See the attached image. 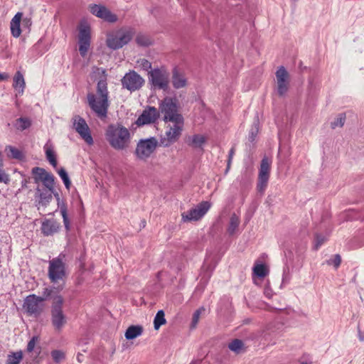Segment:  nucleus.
<instances>
[{
  "label": "nucleus",
  "instance_id": "f257e3e1",
  "mask_svg": "<svg viewBox=\"0 0 364 364\" xmlns=\"http://www.w3.org/2000/svg\"><path fill=\"white\" fill-rule=\"evenodd\" d=\"M109 92L105 82L97 85V92L88 93L87 101L91 109L99 117H105L109 105L108 100Z\"/></svg>",
  "mask_w": 364,
  "mask_h": 364
},
{
  "label": "nucleus",
  "instance_id": "f03ea898",
  "mask_svg": "<svg viewBox=\"0 0 364 364\" xmlns=\"http://www.w3.org/2000/svg\"><path fill=\"white\" fill-rule=\"evenodd\" d=\"M105 136L110 146L116 150L125 149L130 142L129 131L119 124L109 125Z\"/></svg>",
  "mask_w": 364,
  "mask_h": 364
},
{
  "label": "nucleus",
  "instance_id": "7ed1b4c3",
  "mask_svg": "<svg viewBox=\"0 0 364 364\" xmlns=\"http://www.w3.org/2000/svg\"><path fill=\"white\" fill-rule=\"evenodd\" d=\"M63 304L64 299L62 296L57 295L53 298L50 309V320L55 330L59 332L62 331L67 323V316L63 310Z\"/></svg>",
  "mask_w": 364,
  "mask_h": 364
},
{
  "label": "nucleus",
  "instance_id": "20e7f679",
  "mask_svg": "<svg viewBox=\"0 0 364 364\" xmlns=\"http://www.w3.org/2000/svg\"><path fill=\"white\" fill-rule=\"evenodd\" d=\"M148 80L154 90L166 91L169 88L170 74L165 67L156 68L148 73Z\"/></svg>",
  "mask_w": 364,
  "mask_h": 364
},
{
  "label": "nucleus",
  "instance_id": "39448f33",
  "mask_svg": "<svg viewBox=\"0 0 364 364\" xmlns=\"http://www.w3.org/2000/svg\"><path fill=\"white\" fill-rule=\"evenodd\" d=\"M159 112L163 115L165 123L168 122L183 119V116L178 112L177 100L169 97L162 100L159 106Z\"/></svg>",
  "mask_w": 364,
  "mask_h": 364
},
{
  "label": "nucleus",
  "instance_id": "423d86ee",
  "mask_svg": "<svg viewBox=\"0 0 364 364\" xmlns=\"http://www.w3.org/2000/svg\"><path fill=\"white\" fill-rule=\"evenodd\" d=\"M158 141L154 137L140 140L136 147L135 154L139 160H146L155 151Z\"/></svg>",
  "mask_w": 364,
  "mask_h": 364
},
{
  "label": "nucleus",
  "instance_id": "0eeeda50",
  "mask_svg": "<svg viewBox=\"0 0 364 364\" xmlns=\"http://www.w3.org/2000/svg\"><path fill=\"white\" fill-rule=\"evenodd\" d=\"M44 300L43 297L30 294L24 299L23 308L28 315L38 316L43 311Z\"/></svg>",
  "mask_w": 364,
  "mask_h": 364
},
{
  "label": "nucleus",
  "instance_id": "6e6552de",
  "mask_svg": "<svg viewBox=\"0 0 364 364\" xmlns=\"http://www.w3.org/2000/svg\"><path fill=\"white\" fill-rule=\"evenodd\" d=\"M48 277L53 282H57L65 277V264L61 258V255L50 260Z\"/></svg>",
  "mask_w": 364,
  "mask_h": 364
},
{
  "label": "nucleus",
  "instance_id": "1a4fd4ad",
  "mask_svg": "<svg viewBox=\"0 0 364 364\" xmlns=\"http://www.w3.org/2000/svg\"><path fill=\"white\" fill-rule=\"evenodd\" d=\"M121 82L123 88L134 92L141 89L145 81L136 72L131 70L124 75Z\"/></svg>",
  "mask_w": 364,
  "mask_h": 364
},
{
  "label": "nucleus",
  "instance_id": "9d476101",
  "mask_svg": "<svg viewBox=\"0 0 364 364\" xmlns=\"http://www.w3.org/2000/svg\"><path fill=\"white\" fill-rule=\"evenodd\" d=\"M211 205L208 201H203L195 208L181 214L183 222H191L200 220L208 211Z\"/></svg>",
  "mask_w": 364,
  "mask_h": 364
},
{
  "label": "nucleus",
  "instance_id": "9b49d317",
  "mask_svg": "<svg viewBox=\"0 0 364 364\" xmlns=\"http://www.w3.org/2000/svg\"><path fill=\"white\" fill-rule=\"evenodd\" d=\"M270 166L271 163L269 159L267 157H264L260 164L257 183V191L260 193H263L267 186L270 174Z\"/></svg>",
  "mask_w": 364,
  "mask_h": 364
},
{
  "label": "nucleus",
  "instance_id": "f8f14e48",
  "mask_svg": "<svg viewBox=\"0 0 364 364\" xmlns=\"http://www.w3.org/2000/svg\"><path fill=\"white\" fill-rule=\"evenodd\" d=\"M73 128L79 134L80 137L88 144H93V139L91 135L90 128L86 121L79 115H75L73 118Z\"/></svg>",
  "mask_w": 364,
  "mask_h": 364
},
{
  "label": "nucleus",
  "instance_id": "ddd939ff",
  "mask_svg": "<svg viewBox=\"0 0 364 364\" xmlns=\"http://www.w3.org/2000/svg\"><path fill=\"white\" fill-rule=\"evenodd\" d=\"M90 27L86 23H81L79 27L78 43L79 52L82 57L87 55L90 46Z\"/></svg>",
  "mask_w": 364,
  "mask_h": 364
},
{
  "label": "nucleus",
  "instance_id": "4468645a",
  "mask_svg": "<svg viewBox=\"0 0 364 364\" xmlns=\"http://www.w3.org/2000/svg\"><path fill=\"white\" fill-rule=\"evenodd\" d=\"M275 75L277 92L279 96H284L289 90V75L284 66L279 67Z\"/></svg>",
  "mask_w": 364,
  "mask_h": 364
},
{
  "label": "nucleus",
  "instance_id": "2eb2a0df",
  "mask_svg": "<svg viewBox=\"0 0 364 364\" xmlns=\"http://www.w3.org/2000/svg\"><path fill=\"white\" fill-rule=\"evenodd\" d=\"M132 39V34L129 31L118 33L116 35L112 34L107 36V46L112 49L117 50L127 44Z\"/></svg>",
  "mask_w": 364,
  "mask_h": 364
},
{
  "label": "nucleus",
  "instance_id": "dca6fc26",
  "mask_svg": "<svg viewBox=\"0 0 364 364\" xmlns=\"http://www.w3.org/2000/svg\"><path fill=\"white\" fill-rule=\"evenodd\" d=\"M166 124V140L168 143L175 142L181 134L184 125V119L168 122Z\"/></svg>",
  "mask_w": 364,
  "mask_h": 364
},
{
  "label": "nucleus",
  "instance_id": "f3484780",
  "mask_svg": "<svg viewBox=\"0 0 364 364\" xmlns=\"http://www.w3.org/2000/svg\"><path fill=\"white\" fill-rule=\"evenodd\" d=\"M90 11L95 16L106 21L113 23L117 20V16L113 14L105 6L100 4H91L90 5Z\"/></svg>",
  "mask_w": 364,
  "mask_h": 364
},
{
  "label": "nucleus",
  "instance_id": "a211bd4d",
  "mask_svg": "<svg viewBox=\"0 0 364 364\" xmlns=\"http://www.w3.org/2000/svg\"><path fill=\"white\" fill-rule=\"evenodd\" d=\"M159 117V110L154 107H149L145 109L141 114L138 117L136 124L138 126L151 124L156 122Z\"/></svg>",
  "mask_w": 364,
  "mask_h": 364
},
{
  "label": "nucleus",
  "instance_id": "6ab92c4d",
  "mask_svg": "<svg viewBox=\"0 0 364 364\" xmlns=\"http://www.w3.org/2000/svg\"><path fill=\"white\" fill-rule=\"evenodd\" d=\"M53 190L37 187L36 198L38 205L46 206L53 198Z\"/></svg>",
  "mask_w": 364,
  "mask_h": 364
},
{
  "label": "nucleus",
  "instance_id": "aec40b11",
  "mask_svg": "<svg viewBox=\"0 0 364 364\" xmlns=\"http://www.w3.org/2000/svg\"><path fill=\"white\" fill-rule=\"evenodd\" d=\"M172 85L175 89L183 88L187 85V79L177 67L172 70Z\"/></svg>",
  "mask_w": 364,
  "mask_h": 364
},
{
  "label": "nucleus",
  "instance_id": "412c9836",
  "mask_svg": "<svg viewBox=\"0 0 364 364\" xmlns=\"http://www.w3.org/2000/svg\"><path fill=\"white\" fill-rule=\"evenodd\" d=\"M23 13L17 12L10 22L11 33L14 38H18L21 36V21Z\"/></svg>",
  "mask_w": 364,
  "mask_h": 364
},
{
  "label": "nucleus",
  "instance_id": "4be33fe9",
  "mask_svg": "<svg viewBox=\"0 0 364 364\" xmlns=\"http://www.w3.org/2000/svg\"><path fill=\"white\" fill-rule=\"evenodd\" d=\"M54 196L55 197L57 202H58V206L60 208V214L63 217V223L65 225V228L67 230H70V221L68 215V209L67 205L64 201H62L60 198V196L58 193H55V189L53 190Z\"/></svg>",
  "mask_w": 364,
  "mask_h": 364
},
{
  "label": "nucleus",
  "instance_id": "5701e85b",
  "mask_svg": "<svg viewBox=\"0 0 364 364\" xmlns=\"http://www.w3.org/2000/svg\"><path fill=\"white\" fill-rule=\"evenodd\" d=\"M59 224L53 220H46L41 225V231L46 236H49L58 232Z\"/></svg>",
  "mask_w": 364,
  "mask_h": 364
},
{
  "label": "nucleus",
  "instance_id": "b1692460",
  "mask_svg": "<svg viewBox=\"0 0 364 364\" xmlns=\"http://www.w3.org/2000/svg\"><path fill=\"white\" fill-rule=\"evenodd\" d=\"M25 80L23 75L20 71H17L14 77L13 87L17 91L18 94L21 95L25 88Z\"/></svg>",
  "mask_w": 364,
  "mask_h": 364
},
{
  "label": "nucleus",
  "instance_id": "393cba45",
  "mask_svg": "<svg viewBox=\"0 0 364 364\" xmlns=\"http://www.w3.org/2000/svg\"><path fill=\"white\" fill-rule=\"evenodd\" d=\"M92 78L95 80H98L97 83L103 82L105 86H107V74L106 70L102 68L93 67L92 71Z\"/></svg>",
  "mask_w": 364,
  "mask_h": 364
},
{
  "label": "nucleus",
  "instance_id": "a878e982",
  "mask_svg": "<svg viewBox=\"0 0 364 364\" xmlns=\"http://www.w3.org/2000/svg\"><path fill=\"white\" fill-rule=\"evenodd\" d=\"M143 333V328L139 325L130 326L126 331L124 336L127 340H132L141 336Z\"/></svg>",
  "mask_w": 364,
  "mask_h": 364
},
{
  "label": "nucleus",
  "instance_id": "bb28decb",
  "mask_svg": "<svg viewBox=\"0 0 364 364\" xmlns=\"http://www.w3.org/2000/svg\"><path fill=\"white\" fill-rule=\"evenodd\" d=\"M45 153L46 156L47 160L50 162V164L53 166H57V159L55 153L53 150V145L48 141L44 146Z\"/></svg>",
  "mask_w": 364,
  "mask_h": 364
},
{
  "label": "nucleus",
  "instance_id": "cd10ccee",
  "mask_svg": "<svg viewBox=\"0 0 364 364\" xmlns=\"http://www.w3.org/2000/svg\"><path fill=\"white\" fill-rule=\"evenodd\" d=\"M206 141V138L201 134H195L191 139L189 145L193 148H201Z\"/></svg>",
  "mask_w": 364,
  "mask_h": 364
},
{
  "label": "nucleus",
  "instance_id": "c85d7f7f",
  "mask_svg": "<svg viewBox=\"0 0 364 364\" xmlns=\"http://www.w3.org/2000/svg\"><path fill=\"white\" fill-rule=\"evenodd\" d=\"M32 174L33 175V179L35 183L42 182L43 181V178L47 176L49 173L44 168L40 167H34L31 171Z\"/></svg>",
  "mask_w": 364,
  "mask_h": 364
},
{
  "label": "nucleus",
  "instance_id": "c756f323",
  "mask_svg": "<svg viewBox=\"0 0 364 364\" xmlns=\"http://www.w3.org/2000/svg\"><path fill=\"white\" fill-rule=\"evenodd\" d=\"M166 323L165 318V314L163 310H159L156 313L154 320V326L156 330H158L162 325Z\"/></svg>",
  "mask_w": 364,
  "mask_h": 364
},
{
  "label": "nucleus",
  "instance_id": "7c9ffc66",
  "mask_svg": "<svg viewBox=\"0 0 364 364\" xmlns=\"http://www.w3.org/2000/svg\"><path fill=\"white\" fill-rule=\"evenodd\" d=\"M268 272L269 271L264 264H256L253 267V274L258 277L264 278Z\"/></svg>",
  "mask_w": 364,
  "mask_h": 364
},
{
  "label": "nucleus",
  "instance_id": "2f4dec72",
  "mask_svg": "<svg viewBox=\"0 0 364 364\" xmlns=\"http://www.w3.org/2000/svg\"><path fill=\"white\" fill-rule=\"evenodd\" d=\"M31 120L26 117H20L16 120L15 127L18 130H25L31 126Z\"/></svg>",
  "mask_w": 364,
  "mask_h": 364
},
{
  "label": "nucleus",
  "instance_id": "473e14b6",
  "mask_svg": "<svg viewBox=\"0 0 364 364\" xmlns=\"http://www.w3.org/2000/svg\"><path fill=\"white\" fill-rule=\"evenodd\" d=\"M240 224V219L238 216L233 214L230 219V224L228 228V232L230 235H233L237 230Z\"/></svg>",
  "mask_w": 364,
  "mask_h": 364
},
{
  "label": "nucleus",
  "instance_id": "72a5a7b5",
  "mask_svg": "<svg viewBox=\"0 0 364 364\" xmlns=\"http://www.w3.org/2000/svg\"><path fill=\"white\" fill-rule=\"evenodd\" d=\"M23 358L21 351H18L9 354L7 357L6 364H18Z\"/></svg>",
  "mask_w": 364,
  "mask_h": 364
},
{
  "label": "nucleus",
  "instance_id": "f704fd0d",
  "mask_svg": "<svg viewBox=\"0 0 364 364\" xmlns=\"http://www.w3.org/2000/svg\"><path fill=\"white\" fill-rule=\"evenodd\" d=\"M6 151H7L8 156L12 159H21L23 157L21 151L14 146H6Z\"/></svg>",
  "mask_w": 364,
  "mask_h": 364
},
{
  "label": "nucleus",
  "instance_id": "c9c22d12",
  "mask_svg": "<svg viewBox=\"0 0 364 364\" xmlns=\"http://www.w3.org/2000/svg\"><path fill=\"white\" fill-rule=\"evenodd\" d=\"M346 114L341 113L331 123V127L334 129L336 127H343L346 122Z\"/></svg>",
  "mask_w": 364,
  "mask_h": 364
},
{
  "label": "nucleus",
  "instance_id": "e433bc0d",
  "mask_svg": "<svg viewBox=\"0 0 364 364\" xmlns=\"http://www.w3.org/2000/svg\"><path fill=\"white\" fill-rule=\"evenodd\" d=\"M54 176L51 173H48L47 176L43 178L42 183L45 186L44 188L54 190L55 180Z\"/></svg>",
  "mask_w": 364,
  "mask_h": 364
},
{
  "label": "nucleus",
  "instance_id": "4c0bfd02",
  "mask_svg": "<svg viewBox=\"0 0 364 364\" xmlns=\"http://www.w3.org/2000/svg\"><path fill=\"white\" fill-rule=\"evenodd\" d=\"M58 175L60 176V177L61 178V179L63 180L65 188L68 190H69L70 185H71V182H70V180L69 178L67 171H65V169L64 168H61L58 170Z\"/></svg>",
  "mask_w": 364,
  "mask_h": 364
},
{
  "label": "nucleus",
  "instance_id": "58836bf2",
  "mask_svg": "<svg viewBox=\"0 0 364 364\" xmlns=\"http://www.w3.org/2000/svg\"><path fill=\"white\" fill-rule=\"evenodd\" d=\"M136 65L141 70L148 71V73L152 70L151 63L145 58L139 59L136 61Z\"/></svg>",
  "mask_w": 364,
  "mask_h": 364
},
{
  "label": "nucleus",
  "instance_id": "ea45409f",
  "mask_svg": "<svg viewBox=\"0 0 364 364\" xmlns=\"http://www.w3.org/2000/svg\"><path fill=\"white\" fill-rule=\"evenodd\" d=\"M243 342L239 339H235L228 345V348L233 352L239 353L243 347Z\"/></svg>",
  "mask_w": 364,
  "mask_h": 364
},
{
  "label": "nucleus",
  "instance_id": "a19ab883",
  "mask_svg": "<svg viewBox=\"0 0 364 364\" xmlns=\"http://www.w3.org/2000/svg\"><path fill=\"white\" fill-rule=\"evenodd\" d=\"M51 356L55 363H59L65 358V353L61 350H55L51 352Z\"/></svg>",
  "mask_w": 364,
  "mask_h": 364
},
{
  "label": "nucleus",
  "instance_id": "79ce46f5",
  "mask_svg": "<svg viewBox=\"0 0 364 364\" xmlns=\"http://www.w3.org/2000/svg\"><path fill=\"white\" fill-rule=\"evenodd\" d=\"M204 311H205V309L203 307H201V308L197 309L194 312V314L193 315V318H192L191 328H195L197 326L198 321H199L200 316L201 313Z\"/></svg>",
  "mask_w": 364,
  "mask_h": 364
},
{
  "label": "nucleus",
  "instance_id": "37998d69",
  "mask_svg": "<svg viewBox=\"0 0 364 364\" xmlns=\"http://www.w3.org/2000/svg\"><path fill=\"white\" fill-rule=\"evenodd\" d=\"M136 41L137 44L143 46H147L150 45L151 41L146 36L139 34L136 38Z\"/></svg>",
  "mask_w": 364,
  "mask_h": 364
},
{
  "label": "nucleus",
  "instance_id": "c03bdc74",
  "mask_svg": "<svg viewBox=\"0 0 364 364\" xmlns=\"http://www.w3.org/2000/svg\"><path fill=\"white\" fill-rule=\"evenodd\" d=\"M341 262V258L339 255H335L333 259L328 261V264H333L337 269Z\"/></svg>",
  "mask_w": 364,
  "mask_h": 364
},
{
  "label": "nucleus",
  "instance_id": "a18cd8bd",
  "mask_svg": "<svg viewBox=\"0 0 364 364\" xmlns=\"http://www.w3.org/2000/svg\"><path fill=\"white\" fill-rule=\"evenodd\" d=\"M257 133H258V127H257V125H255V127H252L250 130V135H249V140L250 141H255Z\"/></svg>",
  "mask_w": 364,
  "mask_h": 364
},
{
  "label": "nucleus",
  "instance_id": "49530a36",
  "mask_svg": "<svg viewBox=\"0 0 364 364\" xmlns=\"http://www.w3.org/2000/svg\"><path fill=\"white\" fill-rule=\"evenodd\" d=\"M326 239L324 237L317 235L316 237V245L315 249L317 250L323 242H325Z\"/></svg>",
  "mask_w": 364,
  "mask_h": 364
},
{
  "label": "nucleus",
  "instance_id": "de8ad7c7",
  "mask_svg": "<svg viewBox=\"0 0 364 364\" xmlns=\"http://www.w3.org/2000/svg\"><path fill=\"white\" fill-rule=\"evenodd\" d=\"M36 337H33L30 341L28 342L27 345V350L28 352H31L34 349L35 345H36Z\"/></svg>",
  "mask_w": 364,
  "mask_h": 364
},
{
  "label": "nucleus",
  "instance_id": "09e8293b",
  "mask_svg": "<svg viewBox=\"0 0 364 364\" xmlns=\"http://www.w3.org/2000/svg\"><path fill=\"white\" fill-rule=\"evenodd\" d=\"M9 181L8 176L0 168V182L7 183Z\"/></svg>",
  "mask_w": 364,
  "mask_h": 364
},
{
  "label": "nucleus",
  "instance_id": "8fccbe9b",
  "mask_svg": "<svg viewBox=\"0 0 364 364\" xmlns=\"http://www.w3.org/2000/svg\"><path fill=\"white\" fill-rule=\"evenodd\" d=\"M22 23H23V26L24 27H27V28H30V26H31L32 24V21H31V18H28V17H26L22 19Z\"/></svg>",
  "mask_w": 364,
  "mask_h": 364
},
{
  "label": "nucleus",
  "instance_id": "3c124183",
  "mask_svg": "<svg viewBox=\"0 0 364 364\" xmlns=\"http://www.w3.org/2000/svg\"><path fill=\"white\" fill-rule=\"evenodd\" d=\"M52 289L49 288H45L43 292V298L47 299L51 295Z\"/></svg>",
  "mask_w": 364,
  "mask_h": 364
},
{
  "label": "nucleus",
  "instance_id": "603ef678",
  "mask_svg": "<svg viewBox=\"0 0 364 364\" xmlns=\"http://www.w3.org/2000/svg\"><path fill=\"white\" fill-rule=\"evenodd\" d=\"M234 153H235V150H234V148H232L230 151H229V159H228V166H229L230 163H231V160L232 159V156L234 155Z\"/></svg>",
  "mask_w": 364,
  "mask_h": 364
},
{
  "label": "nucleus",
  "instance_id": "864d4df0",
  "mask_svg": "<svg viewBox=\"0 0 364 364\" xmlns=\"http://www.w3.org/2000/svg\"><path fill=\"white\" fill-rule=\"evenodd\" d=\"M358 338L360 341H364V331H362L360 329H358Z\"/></svg>",
  "mask_w": 364,
  "mask_h": 364
},
{
  "label": "nucleus",
  "instance_id": "5fc2aeb1",
  "mask_svg": "<svg viewBox=\"0 0 364 364\" xmlns=\"http://www.w3.org/2000/svg\"><path fill=\"white\" fill-rule=\"evenodd\" d=\"M9 77L6 73H0V80H6Z\"/></svg>",
  "mask_w": 364,
  "mask_h": 364
},
{
  "label": "nucleus",
  "instance_id": "6e6d98bb",
  "mask_svg": "<svg viewBox=\"0 0 364 364\" xmlns=\"http://www.w3.org/2000/svg\"><path fill=\"white\" fill-rule=\"evenodd\" d=\"M265 294L266 296L268 297V298H270L271 296H272V294L270 292H269L268 291H265Z\"/></svg>",
  "mask_w": 364,
  "mask_h": 364
},
{
  "label": "nucleus",
  "instance_id": "4d7b16f0",
  "mask_svg": "<svg viewBox=\"0 0 364 364\" xmlns=\"http://www.w3.org/2000/svg\"><path fill=\"white\" fill-rule=\"evenodd\" d=\"M301 364H307V363H305V362H303V363H301Z\"/></svg>",
  "mask_w": 364,
  "mask_h": 364
}]
</instances>
